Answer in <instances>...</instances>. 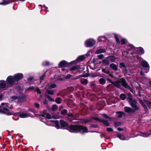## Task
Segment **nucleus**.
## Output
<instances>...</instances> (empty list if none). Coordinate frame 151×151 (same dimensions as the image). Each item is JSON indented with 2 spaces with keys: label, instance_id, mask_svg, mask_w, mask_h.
<instances>
[{
  "label": "nucleus",
  "instance_id": "obj_1",
  "mask_svg": "<svg viewBox=\"0 0 151 151\" xmlns=\"http://www.w3.org/2000/svg\"><path fill=\"white\" fill-rule=\"evenodd\" d=\"M60 124L62 127H67L68 129L72 132L77 133L80 132L82 133L88 132L86 127L79 125H71L68 126V123L64 120L60 121Z\"/></svg>",
  "mask_w": 151,
  "mask_h": 151
},
{
  "label": "nucleus",
  "instance_id": "obj_2",
  "mask_svg": "<svg viewBox=\"0 0 151 151\" xmlns=\"http://www.w3.org/2000/svg\"><path fill=\"white\" fill-rule=\"evenodd\" d=\"M23 75L22 73H17L14 75L13 76H9L7 79V85L8 87H11L14 83V82L17 81L22 78Z\"/></svg>",
  "mask_w": 151,
  "mask_h": 151
},
{
  "label": "nucleus",
  "instance_id": "obj_3",
  "mask_svg": "<svg viewBox=\"0 0 151 151\" xmlns=\"http://www.w3.org/2000/svg\"><path fill=\"white\" fill-rule=\"evenodd\" d=\"M133 109L127 106H125L124 107V111L127 113L132 112L134 113L136 111L138 110L139 108L137 105V104L133 103H129Z\"/></svg>",
  "mask_w": 151,
  "mask_h": 151
},
{
  "label": "nucleus",
  "instance_id": "obj_4",
  "mask_svg": "<svg viewBox=\"0 0 151 151\" xmlns=\"http://www.w3.org/2000/svg\"><path fill=\"white\" fill-rule=\"evenodd\" d=\"M56 87V85L55 84L47 85L46 86L47 92V93L50 95H52L54 93V91L52 90L51 89L55 88Z\"/></svg>",
  "mask_w": 151,
  "mask_h": 151
},
{
  "label": "nucleus",
  "instance_id": "obj_5",
  "mask_svg": "<svg viewBox=\"0 0 151 151\" xmlns=\"http://www.w3.org/2000/svg\"><path fill=\"white\" fill-rule=\"evenodd\" d=\"M46 124L48 125L53 126L58 129H60V127L59 124V122L57 121L49 120L47 122Z\"/></svg>",
  "mask_w": 151,
  "mask_h": 151
},
{
  "label": "nucleus",
  "instance_id": "obj_6",
  "mask_svg": "<svg viewBox=\"0 0 151 151\" xmlns=\"http://www.w3.org/2000/svg\"><path fill=\"white\" fill-rule=\"evenodd\" d=\"M95 121L103 123L104 125L106 127L109 126H110V124L107 120L104 119H100L98 117H95Z\"/></svg>",
  "mask_w": 151,
  "mask_h": 151
},
{
  "label": "nucleus",
  "instance_id": "obj_7",
  "mask_svg": "<svg viewBox=\"0 0 151 151\" xmlns=\"http://www.w3.org/2000/svg\"><path fill=\"white\" fill-rule=\"evenodd\" d=\"M94 42L93 39H90L87 40L85 42V45L86 47H91L93 46Z\"/></svg>",
  "mask_w": 151,
  "mask_h": 151
},
{
  "label": "nucleus",
  "instance_id": "obj_8",
  "mask_svg": "<svg viewBox=\"0 0 151 151\" xmlns=\"http://www.w3.org/2000/svg\"><path fill=\"white\" fill-rule=\"evenodd\" d=\"M141 65L143 67V69L146 68L145 72L147 73L148 72L150 69V66L148 64V63L146 61L144 60L141 63Z\"/></svg>",
  "mask_w": 151,
  "mask_h": 151
},
{
  "label": "nucleus",
  "instance_id": "obj_9",
  "mask_svg": "<svg viewBox=\"0 0 151 151\" xmlns=\"http://www.w3.org/2000/svg\"><path fill=\"white\" fill-rule=\"evenodd\" d=\"M0 113H4L9 115L12 114L10 112V110L7 108H2V107H1L0 108Z\"/></svg>",
  "mask_w": 151,
  "mask_h": 151
},
{
  "label": "nucleus",
  "instance_id": "obj_10",
  "mask_svg": "<svg viewBox=\"0 0 151 151\" xmlns=\"http://www.w3.org/2000/svg\"><path fill=\"white\" fill-rule=\"evenodd\" d=\"M127 95L128 97L127 98V99H128V101L129 103H132L135 104H137V102L135 100L133 99L132 96L130 93H128Z\"/></svg>",
  "mask_w": 151,
  "mask_h": 151
},
{
  "label": "nucleus",
  "instance_id": "obj_11",
  "mask_svg": "<svg viewBox=\"0 0 151 151\" xmlns=\"http://www.w3.org/2000/svg\"><path fill=\"white\" fill-rule=\"evenodd\" d=\"M120 82L121 85L125 88H127L129 86L125 79L124 78H122L120 79Z\"/></svg>",
  "mask_w": 151,
  "mask_h": 151
},
{
  "label": "nucleus",
  "instance_id": "obj_12",
  "mask_svg": "<svg viewBox=\"0 0 151 151\" xmlns=\"http://www.w3.org/2000/svg\"><path fill=\"white\" fill-rule=\"evenodd\" d=\"M139 101L140 104L143 107L145 111V112L147 113L148 111V108L147 106L142 101V99H139Z\"/></svg>",
  "mask_w": 151,
  "mask_h": 151
},
{
  "label": "nucleus",
  "instance_id": "obj_13",
  "mask_svg": "<svg viewBox=\"0 0 151 151\" xmlns=\"http://www.w3.org/2000/svg\"><path fill=\"white\" fill-rule=\"evenodd\" d=\"M68 66V64L65 61L63 60L61 61L59 64V66L60 67H67Z\"/></svg>",
  "mask_w": 151,
  "mask_h": 151
},
{
  "label": "nucleus",
  "instance_id": "obj_14",
  "mask_svg": "<svg viewBox=\"0 0 151 151\" xmlns=\"http://www.w3.org/2000/svg\"><path fill=\"white\" fill-rule=\"evenodd\" d=\"M86 58L85 55H84L80 56L78 58L76 61H74L73 62H74V63H75L76 61L79 62L83 61Z\"/></svg>",
  "mask_w": 151,
  "mask_h": 151
},
{
  "label": "nucleus",
  "instance_id": "obj_15",
  "mask_svg": "<svg viewBox=\"0 0 151 151\" xmlns=\"http://www.w3.org/2000/svg\"><path fill=\"white\" fill-rule=\"evenodd\" d=\"M114 86L113 84H110L107 86L106 89L108 91H111L114 90Z\"/></svg>",
  "mask_w": 151,
  "mask_h": 151
},
{
  "label": "nucleus",
  "instance_id": "obj_16",
  "mask_svg": "<svg viewBox=\"0 0 151 151\" xmlns=\"http://www.w3.org/2000/svg\"><path fill=\"white\" fill-rule=\"evenodd\" d=\"M106 59H108L109 62H114L116 60L115 57L114 56L110 55L106 58Z\"/></svg>",
  "mask_w": 151,
  "mask_h": 151
},
{
  "label": "nucleus",
  "instance_id": "obj_17",
  "mask_svg": "<svg viewBox=\"0 0 151 151\" xmlns=\"http://www.w3.org/2000/svg\"><path fill=\"white\" fill-rule=\"evenodd\" d=\"M106 50L105 49L99 48L96 50L95 54H99L106 52Z\"/></svg>",
  "mask_w": 151,
  "mask_h": 151
},
{
  "label": "nucleus",
  "instance_id": "obj_18",
  "mask_svg": "<svg viewBox=\"0 0 151 151\" xmlns=\"http://www.w3.org/2000/svg\"><path fill=\"white\" fill-rule=\"evenodd\" d=\"M6 82L3 80L0 81V88H6Z\"/></svg>",
  "mask_w": 151,
  "mask_h": 151
},
{
  "label": "nucleus",
  "instance_id": "obj_19",
  "mask_svg": "<svg viewBox=\"0 0 151 151\" xmlns=\"http://www.w3.org/2000/svg\"><path fill=\"white\" fill-rule=\"evenodd\" d=\"M109 66L114 70L117 71L118 70L117 66L114 63H112Z\"/></svg>",
  "mask_w": 151,
  "mask_h": 151
},
{
  "label": "nucleus",
  "instance_id": "obj_20",
  "mask_svg": "<svg viewBox=\"0 0 151 151\" xmlns=\"http://www.w3.org/2000/svg\"><path fill=\"white\" fill-rule=\"evenodd\" d=\"M19 116L20 117L22 118H24L30 116V115L29 114L27 113H20Z\"/></svg>",
  "mask_w": 151,
  "mask_h": 151
},
{
  "label": "nucleus",
  "instance_id": "obj_21",
  "mask_svg": "<svg viewBox=\"0 0 151 151\" xmlns=\"http://www.w3.org/2000/svg\"><path fill=\"white\" fill-rule=\"evenodd\" d=\"M28 90H34L35 91H37L38 93H40L41 91H40L39 88L37 87H35L34 86H31L28 88Z\"/></svg>",
  "mask_w": 151,
  "mask_h": 151
},
{
  "label": "nucleus",
  "instance_id": "obj_22",
  "mask_svg": "<svg viewBox=\"0 0 151 151\" xmlns=\"http://www.w3.org/2000/svg\"><path fill=\"white\" fill-rule=\"evenodd\" d=\"M102 63L104 66L108 65L110 64V62L108 59H103L102 60Z\"/></svg>",
  "mask_w": 151,
  "mask_h": 151
},
{
  "label": "nucleus",
  "instance_id": "obj_23",
  "mask_svg": "<svg viewBox=\"0 0 151 151\" xmlns=\"http://www.w3.org/2000/svg\"><path fill=\"white\" fill-rule=\"evenodd\" d=\"M117 137L121 140H124L127 139V138L124 135H122L120 133L116 135Z\"/></svg>",
  "mask_w": 151,
  "mask_h": 151
},
{
  "label": "nucleus",
  "instance_id": "obj_24",
  "mask_svg": "<svg viewBox=\"0 0 151 151\" xmlns=\"http://www.w3.org/2000/svg\"><path fill=\"white\" fill-rule=\"evenodd\" d=\"M104 57V55L103 54H100L97 55V58L98 59H95V64H97L98 63H96V62L98 61V59L101 60Z\"/></svg>",
  "mask_w": 151,
  "mask_h": 151
},
{
  "label": "nucleus",
  "instance_id": "obj_25",
  "mask_svg": "<svg viewBox=\"0 0 151 151\" xmlns=\"http://www.w3.org/2000/svg\"><path fill=\"white\" fill-rule=\"evenodd\" d=\"M137 52L139 54H142L144 53V50L142 47H139L137 49Z\"/></svg>",
  "mask_w": 151,
  "mask_h": 151
},
{
  "label": "nucleus",
  "instance_id": "obj_26",
  "mask_svg": "<svg viewBox=\"0 0 151 151\" xmlns=\"http://www.w3.org/2000/svg\"><path fill=\"white\" fill-rule=\"evenodd\" d=\"M119 67L120 68H122V67L123 68L124 70H125L126 71H127V67L124 63H119Z\"/></svg>",
  "mask_w": 151,
  "mask_h": 151
},
{
  "label": "nucleus",
  "instance_id": "obj_27",
  "mask_svg": "<svg viewBox=\"0 0 151 151\" xmlns=\"http://www.w3.org/2000/svg\"><path fill=\"white\" fill-rule=\"evenodd\" d=\"M143 100L145 102L146 104L148 107L150 109H151V101L146 100Z\"/></svg>",
  "mask_w": 151,
  "mask_h": 151
},
{
  "label": "nucleus",
  "instance_id": "obj_28",
  "mask_svg": "<svg viewBox=\"0 0 151 151\" xmlns=\"http://www.w3.org/2000/svg\"><path fill=\"white\" fill-rule=\"evenodd\" d=\"M80 81L82 84L84 85H86L87 84L88 82V81L87 79L83 78L81 79Z\"/></svg>",
  "mask_w": 151,
  "mask_h": 151
},
{
  "label": "nucleus",
  "instance_id": "obj_29",
  "mask_svg": "<svg viewBox=\"0 0 151 151\" xmlns=\"http://www.w3.org/2000/svg\"><path fill=\"white\" fill-rule=\"evenodd\" d=\"M117 114H119V115L118 116L119 118H122V116L125 114V113L122 111H118L116 112Z\"/></svg>",
  "mask_w": 151,
  "mask_h": 151
},
{
  "label": "nucleus",
  "instance_id": "obj_30",
  "mask_svg": "<svg viewBox=\"0 0 151 151\" xmlns=\"http://www.w3.org/2000/svg\"><path fill=\"white\" fill-rule=\"evenodd\" d=\"M99 83L102 85L104 84L106 82V80L104 78H101L99 80Z\"/></svg>",
  "mask_w": 151,
  "mask_h": 151
},
{
  "label": "nucleus",
  "instance_id": "obj_31",
  "mask_svg": "<svg viewBox=\"0 0 151 151\" xmlns=\"http://www.w3.org/2000/svg\"><path fill=\"white\" fill-rule=\"evenodd\" d=\"M11 1H3V2H0V4L3 5H5L10 3Z\"/></svg>",
  "mask_w": 151,
  "mask_h": 151
},
{
  "label": "nucleus",
  "instance_id": "obj_32",
  "mask_svg": "<svg viewBox=\"0 0 151 151\" xmlns=\"http://www.w3.org/2000/svg\"><path fill=\"white\" fill-rule=\"evenodd\" d=\"M102 116L106 119H108L109 120L111 121L112 120V118L109 117L106 114H102Z\"/></svg>",
  "mask_w": 151,
  "mask_h": 151
},
{
  "label": "nucleus",
  "instance_id": "obj_33",
  "mask_svg": "<svg viewBox=\"0 0 151 151\" xmlns=\"http://www.w3.org/2000/svg\"><path fill=\"white\" fill-rule=\"evenodd\" d=\"M120 81H115V82H114L113 83V85L115 86L117 88L119 86L120 84Z\"/></svg>",
  "mask_w": 151,
  "mask_h": 151
},
{
  "label": "nucleus",
  "instance_id": "obj_34",
  "mask_svg": "<svg viewBox=\"0 0 151 151\" xmlns=\"http://www.w3.org/2000/svg\"><path fill=\"white\" fill-rule=\"evenodd\" d=\"M120 98L122 100H125L126 98V96L124 93H122L120 96Z\"/></svg>",
  "mask_w": 151,
  "mask_h": 151
},
{
  "label": "nucleus",
  "instance_id": "obj_35",
  "mask_svg": "<svg viewBox=\"0 0 151 151\" xmlns=\"http://www.w3.org/2000/svg\"><path fill=\"white\" fill-rule=\"evenodd\" d=\"M12 99H18V102H21V97H18L16 96H12Z\"/></svg>",
  "mask_w": 151,
  "mask_h": 151
},
{
  "label": "nucleus",
  "instance_id": "obj_36",
  "mask_svg": "<svg viewBox=\"0 0 151 151\" xmlns=\"http://www.w3.org/2000/svg\"><path fill=\"white\" fill-rule=\"evenodd\" d=\"M122 124L121 122H115L114 123V126L115 127H117L120 126Z\"/></svg>",
  "mask_w": 151,
  "mask_h": 151
},
{
  "label": "nucleus",
  "instance_id": "obj_37",
  "mask_svg": "<svg viewBox=\"0 0 151 151\" xmlns=\"http://www.w3.org/2000/svg\"><path fill=\"white\" fill-rule=\"evenodd\" d=\"M115 38L117 43L119 45L120 44V41L119 39V37H118V36H117L116 35H115Z\"/></svg>",
  "mask_w": 151,
  "mask_h": 151
},
{
  "label": "nucleus",
  "instance_id": "obj_38",
  "mask_svg": "<svg viewBox=\"0 0 151 151\" xmlns=\"http://www.w3.org/2000/svg\"><path fill=\"white\" fill-rule=\"evenodd\" d=\"M55 101L57 103L60 104L61 102V99L59 97L55 99Z\"/></svg>",
  "mask_w": 151,
  "mask_h": 151
},
{
  "label": "nucleus",
  "instance_id": "obj_39",
  "mask_svg": "<svg viewBox=\"0 0 151 151\" xmlns=\"http://www.w3.org/2000/svg\"><path fill=\"white\" fill-rule=\"evenodd\" d=\"M44 116L48 119H50L51 118L50 115L48 113L45 114Z\"/></svg>",
  "mask_w": 151,
  "mask_h": 151
},
{
  "label": "nucleus",
  "instance_id": "obj_40",
  "mask_svg": "<svg viewBox=\"0 0 151 151\" xmlns=\"http://www.w3.org/2000/svg\"><path fill=\"white\" fill-rule=\"evenodd\" d=\"M120 42L121 45H124L126 43V40L124 38L122 39L121 40Z\"/></svg>",
  "mask_w": 151,
  "mask_h": 151
},
{
  "label": "nucleus",
  "instance_id": "obj_41",
  "mask_svg": "<svg viewBox=\"0 0 151 151\" xmlns=\"http://www.w3.org/2000/svg\"><path fill=\"white\" fill-rule=\"evenodd\" d=\"M94 120V117H92L90 119H86L84 121V122H91L92 121Z\"/></svg>",
  "mask_w": 151,
  "mask_h": 151
},
{
  "label": "nucleus",
  "instance_id": "obj_42",
  "mask_svg": "<svg viewBox=\"0 0 151 151\" xmlns=\"http://www.w3.org/2000/svg\"><path fill=\"white\" fill-rule=\"evenodd\" d=\"M61 113L62 114L64 115L67 113V111L66 109H63L61 111Z\"/></svg>",
  "mask_w": 151,
  "mask_h": 151
},
{
  "label": "nucleus",
  "instance_id": "obj_43",
  "mask_svg": "<svg viewBox=\"0 0 151 151\" xmlns=\"http://www.w3.org/2000/svg\"><path fill=\"white\" fill-rule=\"evenodd\" d=\"M58 109V106L56 105H53L52 106V110L55 111L56 110Z\"/></svg>",
  "mask_w": 151,
  "mask_h": 151
},
{
  "label": "nucleus",
  "instance_id": "obj_44",
  "mask_svg": "<svg viewBox=\"0 0 151 151\" xmlns=\"http://www.w3.org/2000/svg\"><path fill=\"white\" fill-rule=\"evenodd\" d=\"M46 97L47 98L49 99V100L52 101H54V100L51 98V97L49 95H47Z\"/></svg>",
  "mask_w": 151,
  "mask_h": 151
},
{
  "label": "nucleus",
  "instance_id": "obj_45",
  "mask_svg": "<svg viewBox=\"0 0 151 151\" xmlns=\"http://www.w3.org/2000/svg\"><path fill=\"white\" fill-rule=\"evenodd\" d=\"M50 64L49 63L48 61H45L42 63L43 66L48 65Z\"/></svg>",
  "mask_w": 151,
  "mask_h": 151
},
{
  "label": "nucleus",
  "instance_id": "obj_46",
  "mask_svg": "<svg viewBox=\"0 0 151 151\" xmlns=\"http://www.w3.org/2000/svg\"><path fill=\"white\" fill-rule=\"evenodd\" d=\"M129 89L130 91L132 92V93H133L134 92V90L130 87V86L129 85L126 88Z\"/></svg>",
  "mask_w": 151,
  "mask_h": 151
},
{
  "label": "nucleus",
  "instance_id": "obj_47",
  "mask_svg": "<svg viewBox=\"0 0 151 151\" xmlns=\"http://www.w3.org/2000/svg\"><path fill=\"white\" fill-rule=\"evenodd\" d=\"M106 130L108 132H113V129L110 127H107Z\"/></svg>",
  "mask_w": 151,
  "mask_h": 151
},
{
  "label": "nucleus",
  "instance_id": "obj_48",
  "mask_svg": "<svg viewBox=\"0 0 151 151\" xmlns=\"http://www.w3.org/2000/svg\"><path fill=\"white\" fill-rule=\"evenodd\" d=\"M123 55L124 56V55H127L128 54V52L127 51H124L122 52Z\"/></svg>",
  "mask_w": 151,
  "mask_h": 151
},
{
  "label": "nucleus",
  "instance_id": "obj_49",
  "mask_svg": "<svg viewBox=\"0 0 151 151\" xmlns=\"http://www.w3.org/2000/svg\"><path fill=\"white\" fill-rule=\"evenodd\" d=\"M34 104L35 107L37 108H38L40 107V105L39 104L37 103H35Z\"/></svg>",
  "mask_w": 151,
  "mask_h": 151
},
{
  "label": "nucleus",
  "instance_id": "obj_50",
  "mask_svg": "<svg viewBox=\"0 0 151 151\" xmlns=\"http://www.w3.org/2000/svg\"><path fill=\"white\" fill-rule=\"evenodd\" d=\"M77 68L76 66H74V67H72L70 69V70H72V71H73V70H76Z\"/></svg>",
  "mask_w": 151,
  "mask_h": 151
},
{
  "label": "nucleus",
  "instance_id": "obj_51",
  "mask_svg": "<svg viewBox=\"0 0 151 151\" xmlns=\"http://www.w3.org/2000/svg\"><path fill=\"white\" fill-rule=\"evenodd\" d=\"M107 80L109 81V82H110L111 83V84H113V81H112L111 79H110L109 78H107Z\"/></svg>",
  "mask_w": 151,
  "mask_h": 151
},
{
  "label": "nucleus",
  "instance_id": "obj_52",
  "mask_svg": "<svg viewBox=\"0 0 151 151\" xmlns=\"http://www.w3.org/2000/svg\"><path fill=\"white\" fill-rule=\"evenodd\" d=\"M117 130L119 131H121L123 130V129L122 128L119 127L117 128Z\"/></svg>",
  "mask_w": 151,
  "mask_h": 151
},
{
  "label": "nucleus",
  "instance_id": "obj_53",
  "mask_svg": "<svg viewBox=\"0 0 151 151\" xmlns=\"http://www.w3.org/2000/svg\"><path fill=\"white\" fill-rule=\"evenodd\" d=\"M71 76V75L69 74V75H67L65 77V78H66V79H68V78H70V77Z\"/></svg>",
  "mask_w": 151,
  "mask_h": 151
},
{
  "label": "nucleus",
  "instance_id": "obj_54",
  "mask_svg": "<svg viewBox=\"0 0 151 151\" xmlns=\"http://www.w3.org/2000/svg\"><path fill=\"white\" fill-rule=\"evenodd\" d=\"M68 116L69 117H73V115L72 113H69L68 114Z\"/></svg>",
  "mask_w": 151,
  "mask_h": 151
},
{
  "label": "nucleus",
  "instance_id": "obj_55",
  "mask_svg": "<svg viewBox=\"0 0 151 151\" xmlns=\"http://www.w3.org/2000/svg\"><path fill=\"white\" fill-rule=\"evenodd\" d=\"M8 104L6 103H2L1 104V106H3L5 105L6 106H8Z\"/></svg>",
  "mask_w": 151,
  "mask_h": 151
},
{
  "label": "nucleus",
  "instance_id": "obj_56",
  "mask_svg": "<svg viewBox=\"0 0 151 151\" xmlns=\"http://www.w3.org/2000/svg\"><path fill=\"white\" fill-rule=\"evenodd\" d=\"M107 70L105 68H103L102 69V71L103 72L106 73Z\"/></svg>",
  "mask_w": 151,
  "mask_h": 151
},
{
  "label": "nucleus",
  "instance_id": "obj_57",
  "mask_svg": "<svg viewBox=\"0 0 151 151\" xmlns=\"http://www.w3.org/2000/svg\"><path fill=\"white\" fill-rule=\"evenodd\" d=\"M117 88L121 89H122V88H123L122 87V86L120 84L119 86L117 87Z\"/></svg>",
  "mask_w": 151,
  "mask_h": 151
},
{
  "label": "nucleus",
  "instance_id": "obj_58",
  "mask_svg": "<svg viewBox=\"0 0 151 151\" xmlns=\"http://www.w3.org/2000/svg\"><path fill=\"white\" fill-rule=\"evenodd\" d=\"M33 78L32 77H30L28 79V80H29V81H31L32 80Z\"/></svg>",
  "mask_w": 151,
  "mask_h": 151
},
{
  "label": "nucleus",
  "instance_id": "obj_59",
  "mask_svg": "<svg viewBox=\"0 0 151 151\" xmlns=\"http://www.w3.org/2000/svg\"><path fill=\"white\" fill-rule=\"evenodd\" d=\"M90 53H92V52L91 51H89L86 55H88V54H90Z\"/></svg>",
  "mask_w": 151,
  "mask_h": 151
},
{
  "label": "nucleus",
  "instance_id": "obj_60",
  "mask_svg": "<svg viewBox=\"0 0 151 151\" xmlns=\"http://www.w3.org/2000/svg\"><path fill=\"white\" fill-rule=\"evenodd\" d=\"M44 76H41L40 78V79L41 80H42L43 79V78H44Z\"/></svg>",
  "mask_w": 151,
  "mask_h": 151
},
{
  "label": "nucleus",
  "instance_id": "obj_61",
  "mask_svg": "<svg viewBox=\"0 0 151 151\" xmlns=\"http://www.w3.org/2000/svg\"><path fill=\"white\" fill-rule=\"evenodd\" d=\"M130 46L131 47L130 48H131V49H134V47L133 45H130Z\"/></svg>",
  "mask_w": 151,
  "mask_h": 151
},
{
  "label": "nucleus",
  "instance_id": "obj_62",
  "mask_svg": "<svg viewBox=\"0 0 151 151\" xmlns=\"http://www.w3.org/2000/svg\"><path fill=\"white\" fill-rule=\"evenodd\" d=\"M106 73L109 75V74H110V72L109 71H108V70H107L106 71Z\"/></svg>",
  "mask_w": 151,
  "mask_h": 151
},
{
  "label": "nucleus",
  "instance_id": "obj_63",
  "mask_svg": "<svg viewBox=\"0 0 151 151\" xmlns=\"http://www.w3.org/2000/svg\"><path fill=\"white\" fill-rule=\"evenodd\" d=\"M110 76L112 77H113V76L112 74H111L110 73L109 74Z\"/></svg>",
  "mask_w": 151,
  "mask_h": 151
},
{
  "label": "nucleus",
  "instance_id": "obj_64",
  "mask_svg": "<svg viewBox=\"0 0 151 151\" xmlns=\"http://www.w3.org/2000/svg\"><path fill=\"white\" fill-rule=\"evenodd\" d=\"M104 135V136H105V134H101V137L102 138V135Z\"/></svg>",
  "mask_w": 151,
  "mask_h": 151
}]
</instances>
